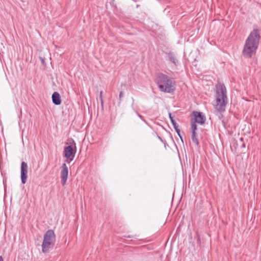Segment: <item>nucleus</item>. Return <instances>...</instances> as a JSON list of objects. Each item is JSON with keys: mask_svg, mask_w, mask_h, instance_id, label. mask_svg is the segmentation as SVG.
Masks as SVG:
<instances>
[{"mask_svg": "<svg viewBox=\"0 0 261 261\" xmlns=\"http://www.w3.org/2000/svg\"><path fill=\"white\" fill-rule=\"evenodd\" d=\"M259 31L254 29L245 41L242 50V56L247 59H250L255 55L260 39Z\"/></svg>", "mask_w": 261, "mask_h": 261, "instance_id": "f257e3e1", "label": "nucleus"}, {"mask_svg": "<svg viewBox=\"0 0 261 261\" xmlns=\"http://www.w3.org/2000/svg\"><path fill=\"white\" fill-rule=\"evenodd\" d=\"M155 82L161 92L170 93L175 89V81L164 73H157Z\"/></svg>", "mask_w": 261, "mask_h": 261, "instance_id": "f03ea898", "label": "nucleus"}, {"mask_svg": "<svg viewBox=\"0 0 261 261\" xmlns=\"http://www.w3.org/2000/svg\"><path fill=\"white\" fill-rule=\"evenodd\" d=\"M227 103L226 87L223 84H219L217 86L216 99L214 104L215 108L219 112H224Z\"/></svg>", "mask_w": 261, "mask_h": 261, "instance_id": "7ed1b4c3", "label": "nucleus"}, {"mask_svg": "<svg viewBox=\"0 0 261 261\" xmlns=\"http://www.w3.org/2000/svg\"><path fill=\"white\" fill-rule=\"evenodd\" d=\"M76 153V146L75 143L72 140V144L69 145L64 148V156L67 159L66 162L69 163L73 160Z\"/></svg>", "mask_w": 261, "mask_h": 261, "instance_id": "20e7f679", "label": "nucleus"}, {"mask_svg": "<svg viewBox=\"0 0 261 261\" xmlns=\"http://www.w3.org/2000/svg\"><path fill=\"white\" fill-rule=\"evenodd\" d=\"M68 174V167L65 163L62 165L61 171V182L63 186L66 184Z\"/></svg>", "mask_w": 261, "mask_h": 261, "instance_id": "39448f33", "label": "nucleus"}, {"mask_svg": "<svg viewBox=\"0 0 261 261\" xmlns=\"http://www.w3.org/2000/svg\"><path fill=\"white\" fill-rule=\"evenodd\" d=\"M28 166L25 162H22L21 164V182L24 184L27 182L28 178Z\"/></svg>", "mask_w": 261, "mask_h": 261, "instance_id": "423d86ee", "label": "nucleus"}, {"mask_svg": "<svg viewBox=\"0 0 261 261\" xmlns=\"http://www.w3.org/2000/svg\"><path fill=\"white\" fill-rule=\"evenodd\" d=\"M43 240L55 243L56 234L54 230L52 229L48 230L44 235Z\"/></svg>", "mask_w": 261, "mask_h": 261, "instance_id": "0eeeda50", "label": "nucleus"}, {"mask_svg": "<svg viewBox=\"0 0 261 261\" xmlns=\"http://www.w3.org/2000/svg\"><path fill=\"white\" fill-rule=\"evenodd\" d=\"M193 114L194 117V121L201 124L204 123L205 121V117L202 114V113L198 112H193Z\"/></svg>", "mask_w": 261, "mask_h": 261, "instance_id": "6e6552de", "label": "nucleus"}, {"mask_svg": "<svg viewBox=\"0 0 261 261\" xmlns=\"http://www.w3.org/2000/svg\"><path fill=\"white\" fill-rule=\"evenodd\" d=\"M55 243L43 240L42 244V251L44 253L49 252L50 249L54 247Z\"/></svg>", "mask_w": 261, "mask_h": 261, "instance_id": "1a4fd4ad", "label": "nucleus"}, {"mask_svg": "<svg viewBox=\"0 0 261 261\" xmlns=\"http://www.w3.org/2000/svg\"><path fill=\"white\" fill-rule=\"evenodd\" d=\"M52 100L54 104L55 105H60L61 103V97L59 93L57 92H55L52 95Z\"/></svg>", "mask_w": 261, "mask_h": 261, "instance_id": "9d476101", "label": "nucleus"}, {"mask_svg": "<svg viewBox=\"0 0 261 261\" xmlns=\"http://www.w3.org/2000/svg\"><path fill=\"white\" fill-rule=\"evenodd\" d=\"M168 57L169 60L173 63L175 66L177 65V61L175 58V55L172 53H169L168 54Z\"/></svg>", "mask_w": 261, "mask_h": 261, "instance_id": "9b49d317", "label": "nucleus"}, {"mask_svg": "<svg viewBox=\"0 0 261 261\" xmlns=\"http://www.w3.org/2000/svg\"><path fill=\"white\" fill-rule=\"evenodd\" d=\"M169 118L172 123V125L173 126L176 132H178V125L176 122L175 120L173 119V117L172 116L171 114L169 113Z\"/></svg>", "mask_w": 261, "mask_h": 261, "instance_id": "f8f14e48", "label": "nucleus"}, {"mask_svg": "<svg viewBox=\"0 0 261 261\" xmlns=\"http://www.w3.org/2000/svg\"><path fill=\"white\" fill-rule=\"evenodd\" d=\"M191 139L193 143H194L197 146H199V142L196 132L192 133Z\"/></svg>", "mask_w": 261, "mask_h": 261, "instance_id": "ddd939ff", "label": "nucleus"}, {"mask_svg": "<svg viewBox=\"0 0 261 261\" xmlns=\"http://www.w3.org/2000/svg\"><path fill=\"white\" fill-rule=\"evenodd\" d=\"M196 122L192 120L191 121V130H192V133H194V132H196V130H197V125L196 124Z\"/></svg>", "mask_w": 261, "mask_h": 261, "instance_id": "4468645a", "label": "nucleus"}, {"mask_svg": "<svg viewBox=\"0 0 261 261\" xmlns=\"http://www.w3.org/2000/svg\"><path fill=\"white\" fill-rule=\"evenodd\" d=\"M102 93H103V92L101 91H100V94H99V98L100 100V103H101V105L102 107H103V99H102Z\"/></svg>", "mask_w": 261, "mask_h": 261, "instance_id": "2eb2a0df", "label": "nucleus"}, {"mask_svg": "<svg viewBox=\"0 0 261 261\" xmlns=\"http://www.w3.org/2000/svg\"><path fill=\"white\" fill-rule=\"evenodd\" d=\"M177 134H178V136L179 137L180 139H181V141L182 142H184L182 137L181 136L180 134V129L178 128V132H176Z\"/></svg>", "mask_w": 261, "mask_h": 261, "instance_id": "dca6fc26", "label": "nucleus"}, {"mask_svg": "<svg viewBox=\"0 0 261 261\" xmlns=\"http://www.w3.org/2000/svg\"><path fill=\"white\" fill-rule=\"evenodd\" d=\"M123 92L121 91L120 92V94H119V100L121 101V99L123 97Z\"/></svg>", "mask_w": 261, "mask_h": 261, "instance_id": "f3484780", "label": "nucleus"}, {"mask_svg": "<svg viewBox=\"0 0 261 261\" xmlns=\"http://www.w3.org/2000/svg\"><path fill=\"white\" fill-rule=\"evenodd\" d=\"M40 60L41 61V62H42V64H43L44 65H45L44 60L42 57H40Z\"/></svg>", "mask_w": 261, "mask_h": 261, "instance_id": "a211bd4d", "label": "nucleus"}, {"mask_svg": "<svg viewBox=\"0 0 261 261\" xmlns=\"http://www.w3.org/2000/svg\"><path fill=\"white\" fill-rule=\"evenodd\" d=\"M197 237H198L197 241H198V243L200 244V243H201V241H200V237H199L198 234H197Z\"/></svg>", "mask_w": 261, "mask_h": 261, "instance_id": "6ab92c4d", "label": "nucleus"}, {"mask_svg": "<svg viewBox=\"0 0 261 261\" xmlns=\"http://www.w3.org/2000/svg\"><path fill=\"white\" fill-rule=\"evenodd\" d=\"M0 261H4L3 258L2 256H0Z\"/></svg>", "mask_w": 261, "mask_h": 261, "instance_id": "aec40b11", "label": "nucleus"}, {"mask_svg": "<svg viewBox=\"0 0 261 261\" xmlns=\"http://www.w3.org/2000/svg\"><path fill=\"white\" fill-rule=\"evenodd\" d=\"M242 147H245V144H243V145H242Z\"/></svg>", "mask_w": 261, "mask_h": 261, "instance_id": "412c9836", "label": "nucleus"}, {"mask_svg": "<svg viewBox=\"0 0 261 261\" xmlns=\"http://www.w3.org/2000/svg\"><path fill=\"white\" fill-rule=\"evenodd\" d=\"M127 238H132V237L130 236H127Z\"/></svg>", "mask_w": 261, "mask_h": 261, "instance_id": "4be33fe9", "label": "nucleus"}, {"mask_svg": "<svg viewBox=\"0 0 261 261\" xmlns=\"http://www.w3.org/2000/svg\"><path fill=\"white\" fill-rule=\"evenodd\" d=\"M139 116L140 117V118H141V119H142V116H141V115H139Z\"/></svg>", "mask_w": 261, "mask_h": 261, "instance_id": "5701e85b", "label": "nucleus"}]
</instances>
